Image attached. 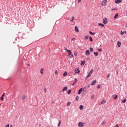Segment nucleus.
Wrapping results in <instances>:
<instances>
[{
    "mask_svg": "<svg viewBox=\"0 0 127 127\" xmlns=\"http://www.w3.org/2000/svg\"><path fill=\"white\" fill-rule=\"evenodd\" d=\"M117 74L118 75V72L117 73Z\"/></svg>",
    "mask_w": 127,
    "mask_h": 127,
    "instance_id": "4d7b16f0",
    "label": "nucleus"
},
{
    "mask_svg": "<svg viewBox=\"0 0 127 127\" xmlns=\"http://www.w3.org/2000/svg\"><path fill=\"white\" fill-rule=\"evenodd\" d=\"M75 30L76 32H79V28H78L77 26H75Z\"/></svg>",
    "mask_w": 127,
    "mask_h": 127,
    "instance_id": "2eb2a0df",
    "label": "nucleus"
},
{
    "mask_svg": "<svg viewBox=\"0 0 127 127\" xmlns=\"http://www.w3.org/2000/svg\"><path fill=\"white\" fill-rule=\"evenodd\" d=\"M120 34H121V35H123V34H124V32L121 31Z\"/></svg>",
    "mask_w": 127,
    "mask_h": 127,
    "instance_id": "c9c22d12",
    "label": "nucleus"
},
{
    "mask_svg": "<svg viewBox=\"0 0 127 127\" xmlns=\"http://www.w3.org/2000/svg\"><path fill=\"white\" fill-rule=\"evenodd\" d=\"M74 19H75V17H72L71 18V20H70V21L73 22V20H74Z\"/></svg>",
    "mask_w": 127,
    "mask_h": 127,
    "instance_id": "5701e85b",
    "label": "nucleus"
},
{
    "mask_svg": "<svg viewBox=\"0 0 127 127\" xmlns=\"http://www.w3.org/2000/svg\"><path fill=\"white\" fill-rule=\"evenodd\" d=\"M79 100V96H76V101H78Z\"/></svg>",
    "mask_w": 127,
    "mask_h": 127,
    "instance_id": "72a5a7b5",
    "label": "nucleus"
},
{
    "mask_svg": "<svg viewBox=\"0 0 127 127\" xmlns=\"http://www.w3.org/2000/svg\"><path fill=\"white\" fill-rule=\"evenodd\" d=\"M98 51L101 52L102 51V49H97Z\"/></svg>",
    "mask_w": 127,
    "mask_h": 127,
    "instance_id": "ea45409f",
    "label": "nucleus"
},
{
    "mask_svg": "<svg viewBox=\"0 0 127 127\" xmlns=\"http://www.w3.org/2000/svg\"><path fill=\"white\" fill-rule=\"evenodd\" d=\"M70 105H71V102H69L67 103V107H69V106H70Z\"/></svg>",
    "mask_w": 127,
    "mask_h": 127,
    "instance_id": "cd10ccee",
    "label": "nucleus"
},
{
    "mask_svg": "<svg viewBox=\"0 0 127 127\" xmlns=\"http://www.w3.org/2000/svg\"><path fill=\"white\" fill-rule=\"evenodd\" d=\"M81 63L80 64V65H83V66H85V63H86V61H84L83 62V61H81Z\"/></svg>",
    "mask_w": 127,
    "mask_h": 127,
    "instance_id": "9b49d317",
    "label": "nucleus"
},
{
    "mask_svg": "<svg viewBox=\"0 0 127 127\" xmlns=\"http://www.w3.org/2000/svg\"><path fill=\"white\" fill-rule=\"evenodd\" d=\"M43 71H44V69L41 68L40 70V73L42 74V75H43Z\"/></svg>",
    "mask_w": 127,
    "mask_h": 127,
    "instance_id": "a211bd4d",
    "label": "nucleus"
},
{
    "mask_svg": "<svg viewBox=\"0 0 127 127\" xmlns=\"http://www.w3.org/2000/svg\"><path fill=\"white\" fill-rule=\"evenodd\" d=\"M97 83V81L94 80L92 82L91 85L92 86H94V85H96V83Z\"/></svg>",
    "mask_w": 127,
    "mask_h": 127,
    "instance_id": "1a4fd4ad",
    "label": "nucleus"
},
{
    "mask_svg": "<svg viewBox=\"0 0 127 127\" xmlns=\"http://www.w3.org/2000/svg\"><path fill=\"white\" fill-rule=\"evenodd\" d=\"M75 39H76V38H72L71 40L73 41V40H75Z\"/></svg>",
    "mask_w": 127,
    "mask_h": 127,
    "instance_id": "a18cd8bd",
    "label": "nucleus"
},
{
    "mask_svg": "<svg viewBox=\"0 0 127 127\" xmlns=\"http://www.w3.org/2000/svg\"><path fill=\"white\" fill-rule=\"evenodd\" d=\"M113 98L114 100H116L118 98V95L114 94L113 95Z\"/></svg>",
    "mask_w": 127,
    "mask_h": 127,
    "instance_id": "ddd939ff",
    "label": "nucleus"
},
{
    "mask_svg": "<svg viewBox=\"0 0 127 127\" xmlns=\"http://www.w3.org/2000/svg\"><path fill=\"white\" fill-rule=\"evenodd\" d=\"M104 124H105V121H103L101 125H102V126H104Z\"/></svg>",
    "mask_w": 127,
    "mask_h": 127,
    "instance_id": "e433bc0d",
    "label": "nucleus"
},
{
    "mask_svg": "<svg viewBox=\"0 0 127 127\" xmlns=\"http://www.w3.org/2000/svg\"><path fill=\"white\" fill-rule=\"evenodd\" d=\"M106 103V100L103 99L100 103V105H103V104H105Z\"/></svg>",
    "mask_w": 127,
    "mask_h": 127,
    "instance_id": "f8f14e48",
    "label": "nucleus"
},
{
    "mask_svg": "<svg viewBox=\"0 0 127 127\" xmlns=\"http://www.w3.org/2000/svg\"><path fill=\"white\" fill-rule=\"evenodd\" d=\"M61 124V121H60L59 122L58 124V127H60Z\"/></svg>",
    "mask_w": 127,
    "mask_h": 127,
    "instance_id": "393cba45",
    "label": "nucleus"
},
{
    "mask_svg": "<svg viewBox=\"0 0 127 127\" xmlns=\"http://www.w3.org/2000/svg\"><path fill=\"white\" fill-rule=\"evenodd\" d=\"M67 93L68 95H70V94H71V90H69L67 92Z\"/></svg>",
    "mask_w": 127,
    "mask_h": 127,
    "instance_id": "7c9ffc66",
    "label": "nucleus"
},
{
    "mask_svg": "<svg viewBox=\"0 0 127 127\" xmlns=\"http://www.w3.org/2000/svg\"><path fill=\"white\" fill-rule=\"evenodd\" d=\"M22 99L23 100H24V99H25V96H23L22 97Z\"/></svg>",
    "mask_w": 127,
    "mask_h": 127,
    "instance_id": "c03bdc74",
    "label": "nucleus"
},
{
    "mask_svg": "<svg viewBox=\"0 0 127 127\" xmlns=\"http://www.w3.org/2000/svg\"><path fill=\"white\" fill-rule=\"evenodd\" d=\"M90 34H91L92 35H95V33L92 32V31H89Z\"/></svg>",
    "mask_w": 127,
    "mask_h": 127,
    "instance_id": "4be33fe9",
    "label": "nucleus"
},
{
    "mask_svg": "<svg viewBox=\"0 0 127 127\" xmlns=\"http://www.w3.org/2000/svg\"><path fill=\"white\" fill-rule=\"evenodd\" d=\"M114 127H119V125L116 124Z\"/></svg>",
    "mask_w": 127,
    "mask_h": 127,
    "instance_id": "79ce46f5",
    "label": "nucleus"
},
{
    "mask_svg": "<svg viewBox=\"0 0 127 127\" xmlns=\"http://www.w3.org/2000/svg\"><path fill=\"white\" fill-rule=\"evenodd\" d=\"M97 88V89H100V88H101V84L98 85Z\"/></svg>",
    "mask_w": 127,
    "mask_h": 127,
    "instance_id": "bb28decb",
    "label": "nucleus"
},
{
    "mask_svg": "<svg viewBox=\"0 0 127 127\" xmlns=\"http://www.w3.org/2000/svg\"><path fill=\"white\" fill-rule=\"evenodd\" d=\"M75 84H76V83L74 82V83L72 84V86H74V85H75Z\"/></svg>",
    "mask_w": 127,
    "mask_h": 127,
    "instance_id": "8fccbe9b",
    "label": "nucleus"
},
{
    "mask_svg": "<svg viewBox=\"0 0 127 127\" xmlns=\"http://www.w3.org/2000/svg\"><path fill=\"white\" fill-rule=\"evenodd\" d=\"M103 23H104V24H107V23H108V19L107 18L103 19Z\"/></svg>",
    "mask_w": 127,
    "mask_h": 127,
    "instance_id": "7ed1b4c3",
    "label": "nucleus"
},
{
    "mask_svg": "<svg viewBox=\"0 0 127 127\" xmlns=\"http://www.w3.org/2000/svg\"><path fill=\"white\" fill-rule=\"evenodd\" d=\"M68 90V87L65 86L64 88H63L62 91L63 92H64V91H67Z\"/></svg>",
    "mask_w": 127,
    "mask_h": 127,
    "instance_id": "9d476101",
    "label": "nucleus"
},
{
    "mask_svg": "<svg viewBox=\"0 0 127 127\" xmlns=\"http://www.w3.org/2000/svg\"><path fill=\"white\" fill-rule=\"evenodd\" d=\"M94 54L95 55V56H98L99 53L98 52H94Z\"/></svg>",
    "mask_w": 127,
    "mask_h": 127,
    "instance_id": "aec40b11",
    "label": "nucleus"
},
{
    "mask_svg": "<svg viewBox=\"0 0 127 127\" xmlns=\"http://www.w3.org/2000/svg\"><path fill=\"white\" fill-rule=\"evenodd\" d=\"M123 33H125V34H127V31H124Z\"/></svg>",
    "mask_w": 127,
    "mask_h": 127,
    "instance_id": "09e8293b",
    "label": "nucleus"
},
{
    "mask_svg": "<svg viewBox=\"0 0 127 127\" xmlns=\"http://www.w3.org/2000/svg\"><path fill=\"white\" fill-rule=\"evenodd\" d=\"M92 73H94V69H91L88 75L87 76V78H89V77H91L92 76Z\"/></svg>",
    "mask_w": 127,
    "mask_h": 127,
    "instance_id": "f03ea898",
    "label": "nucleus"
},
{
    "mask_svg": "<svg viewBox=\"0 0 127 127\" xmlns=\"http://www.w3.org/2000/svg\"><path fill=\"white\" fill-rule=\"evenodd\" d=\"M55 75H57L58 74V72H57V70H56L55 72Z\"/></svg>",
    "mask_w": 127,
    "mask_h": 127,
    "instance_id": "a19ab883",
    "label": "nucleus"
},
{
    "mask_svg": "<svg viewBox=\"0 0 127 127\" xmlns=\"http://www.w3.org/2000/svg\"><path fill=\"white\" fill-rule=\"evenodd\" d=\"M115 3L118 4V3H121L122 2V0H116L115 1Z\"/></svg>",
    "mask_w": 127,
    "mask_h": 127,
    "instance_id": "0eeeda50",
    "label": "nucleus"
},
{
    "mask_svg": "<svg viewBox=\"0 0 127 127\" xmlns=\"http://www.w3.org/2000/svg\"><path fill=\"white\" fill-rule=\"evenodd\" d=\"M109 77H110V74H108L107 76V78H109Z\"/></svg>",
    "mask_w": 127,
    "mask_h": 127,
    "instance_id": "3c124183",
    "label": "nucleus"
},
{
    "mask_svg": "<svg viewBox=\"0 0 127 127\" xmlns=\"http://www.w3.org/2000/svg\"><path fill=\"white\" fill-rule=\"evenodd\" d=\"M77 54H78V53H77V52H74V55H75V56H76V57H77Z\"/></svg>",
    "mask_w": 127,
    "mask_h": 127,
    "instance_id": "c85d7f7f",
    "label": "nucleus"
},
{
    "mask_svg": "<svg viewBox=\"0 0 127 127\" xmlns=\"http://www.w3.org/2000/svg\"><path fill=\"white\" fill-rule=\"evenodd\" d=\"M0 100H1V101H3L4 100V97H3V96H1L0 98Z\"/></svg>",
    "mask_w": 127,
    "mask_h": 127,
    "instance_id": "c756f323",
    "label": "nucleus"
},
{
    "mask_svg": "<svg viewBox=\"0 0 127 127\" xmlns=\"http://www.w3.org/2000/svg\"><path fill=\"white\" fill-rule=\"evenodd\" d=\"M85 54L86 55H87V56H88V55H90V50H86V51H85Z\"/></svg>",
    "mask_w": 127,
    "mask_h": 127,
    "instance_id": "39448f33",
    "label": "nucleus"
},
{
    "mask_svg": "<svg viewBox=\"0 0 127 127\" xmlns=\"http://www.w3.org/2000/svg\"><path fill=\"white\" fill-rule=\"evenodd\" d=\"M0 106H1V104H0Z\"/></svg>",
    "mask_w": 127,
    "mask_h": 127,
    "instance_id": "6e6d98bb",
    "label": "nucleus"
},
{
    "mask_svg": "<svg viewBox=\"0 0 127 127\" xmlns=\"http://www.w3.org/2000/svg\"><path fill=\"white\" fill-rule=\"evenodd\" d=\"M89 38V36H86L85 37V39H88Z\"/></svg>",
    "mask_w": 127,
    "mask_h": 127,
    "instance_id": "4c0bfd02",
    "label": "nucleus"
},
{
    "mask_svg": "<svg viewBox=\"0 0 127 127\" xmlns=\"http://www.w3.org/2000/svg\"><path fill=\"white\" fill-rule=\"evenodd\" d=\"M67 72H65L64 74V77H67Z\"/></svg>",
    "mask_w": 127,
    "mask_h": 127,
    "instance_id": "b1692460",
    "label": "nucleus"
},
{
    "mask_svg": "<svg viewBox=\"0 0 127 127\" xmlns=\"http://www.w3.org/2000/svg\"><path fill=\"white\" fill-rule=\"evenodd\" d=\"M118 16H119V14L117 13L115 14V15L114 17V18L116 19V18H118Z\"/></svg>",
    "mask_w": 127,
    "mask_h": 127,
    "instance_id": "f3484780",
    "label": "nucleus"
},
{
    "mask_svg": "<svg viewBox=\"0 0 127 127\" xmlns=\"http://www.w3.org/2000/svg\"><path fill=\"white\" fill-rule=\"evenodd\" d=\"M10 127H12V125H10Z\"/></svg>",
    "mask_w": 127,
    "mask_h": 127,
    "instance_id": "5fc2aeb1",
    "label": "nucleus"
},
{
    "mask_svg": "<svg viewBox=\"0 0 127 127\" xmlns=\"http://www.w3.org/2000/svg\"><path fill=\"white\" fill-rule=\"evenodd\" d=\"M89 40L90 41L93 42V38L92 37H89Z\"/></svg>",
    "mask_w": 127,
    "mask_h": 127,
    "instance_id": "a878e982",
    "label": "nucleus"
},
{
    "mask_svg": "<svg viewBox=\"0 0 127 127\" xmlns=\"http://www.w3.org/2000/svg\"><path fill=\"white\" fill-rule=\"evenodd\" d=\"M112 10H118V8L115 7V8L112 9Z\"/></svg>",
    "mask_w": 127,
    "mask_h": 127,
    "instance_id": "f704fd0d",
    "label": "nucleus"
},
{
    "mask_svg": "<svg viewBox=\"0 0 127 127\" xmlns=\"http://www.w3.org/2000/svg\"><path fill=\"white\" fill-rule=\"evenodd\" d=\"M84 124L83 122H79L78 124V127H84Z\"/></svg>",
    "mask_w": 127,
    "mask_h": 127,
    "instance_id": "423d86ee",
    "label": "nucleus"
},
{
    "mask_svg": "<svg viewBox=\"0 0 127 127\" xmlns=\"http://www.w3.org/2000/svg\"><path fill=\"white\" fill-rule=\"evenodd\" d=\"M100 47H102V45H100Z\"/></svg>",
    "mask_w": 127,
    "mask_h": 127,
    "instance_id": "864d4df0",
    "label": "nucleus"
},
{
    "mask_svg": "<svg viewBox=\"0 0 127 127\" xmlns=\"http://www.w3.org/2000/svg\"><path fill=\"white\" fill-rule=\"evenodd\" d=\"M106 4H107V0H104L101 3V5H102L103 6H105Z\"/></svg>",
    "mask_w": 127,
    "mask_h": 127,
    "instance_id": "20e7f679",
    "label": "nucleus"
},
{
    "mask_svg": "<svg viewBox=\"0 0 127 127\" xmlns=\"http://www.w3.org/2000/svg\"><path fill=\"white\" fill-rule=\"evenodd\" d=\"M77 82H78V80H77V78H75V79H74V83H77Z\"/></svg>",
    "mask_w": 127,
    "mask_h": 127,
    "instance_id": "473e14b6",
    "label": "nucleus"
},
{
    "mask_svg": "<svg viewBox=\"0 0 127 127\" xmlns=\"http://www.w3.org/2000/svg\"><path fill=\"white\" fill-rule=\"evenodd\" d=\"M90 51L93 52V48H90Z\"/></svg>",
    "mask_w": 127,
    "mask_h": 127,
    "instance_id": "58836bf2",
    "label": "nucleus"
},
{
    "mask_svg": "<svg viewBox=\"0 0 127 127\" xmlns=\"http://www.w3.org/2000/svg\"><path fill=\"white\" fill-rule=\"evenodd\" d=\"M5 127H9V124H7Z\"/></svg>",
    "mask_w": 127,
    "mask_h": 127,
    "instance_id": "de8ad7c7",
    "label": "nucleus"
},
{
    "mask_svg": "<svg viewBox=\"0 0 127 127\" xmlns=\"http://www.w3.org/2000/svg\"><path fill=\"white\" fill-rule=\"evenodd\" d=\"M83 108H84V106L83 105H80L79 106L80 110H83Z\"/></svg>",
    "mask_w": 127,
    "mask_h": 127,
    "instance_id": "412c9836",
    "label": "nucleus"
},
{
    "mask_svg": "<svg viewBox=\"0 0 127 127\" xmlns=\"http://www.w3.org/2000/svg\"><path fill=\"white\" fill-rule=\"evenodd\" d=\"M75 73L76 74H79V73H80V70H79L78 68H76L75 70Z\"/></svg>",
    "mask_w": 127,
    "mask_h": 127,
    "instance_id": "6e6552de",
    "label": "nucleus"
},
{
    "mask_svg": "<svg viewBox=\"0 0 127 127\" xmlns=\"http://www.w3.org/2000/svg\"><path fill=\"white\" fill-rule=\"evenodd\" d=\"M82 91H83V88H80L78 92V95H80L82 93Z\"/></svg>",
    "mask_w": 127,
    "mask_h": 127,
    "instance_id": "4468645a",
    "label": "nucleus"
},
{
    "mask_svg": "<svg viewBox=\"0 0 127 127\" xmlns=\"http://www.w3.org/2000/svg\"><path fill=\"white\" fill-rule=\"evenodd\" d=\"M81 1L82 0H78V3H80V2H81Z\"/></svg>",
    "mask_w": 127,
    "mask_h": 127,
    "instance_id": "49530a36",
    "label": "nucleus"
},
{
    "mask_svg": "<svg viewBox=\"0 0 127 127\" xmlns=\"http://www.w3.org/2000/svg\"><path fill=\"white\" fill-rule=\"evenodd\" d=\"M44 92H45V93H46V89L44 90Z\"/></svg>",
    "mask_w": 127,
    "mask_h": 127,
    "instance_id": "603ef678",
    "label": "nucleus"
},
{
    "mask_svg": "<svg viewBox=\"0 0 127 127\" xmlns=\"http://www.w3.org/2000/svg\"><path fill=\"white\" fill-rule=\"evenodd\" d=\"M126 99H124L122 101V103H126Z\"/></svg>",
    "mask_w": 127,
    "mask_h": 127,
    "instance_id": "2f4dec72",
    "label": "nucleus"
},
{
    "mask_svg": "<svg viewBox=\"0 0 127 127\" xmlns=\"http://www.w3.org/2000/svg\"><path fill=\"white\" fill-rule=\"evenodd\" d=\"M99 26H102V27H104L105 25H104V24L100 23L98 24Z\"/></svg>",
    "mask_w": 127,
    "mask_h": 127,
    "instance_id": "6ab92c4d",
    "label": "nucleus"
},
{
    "mask_svg": "<svg viewBox=\"0 0 127 127\" xmlns=\"http://www.w3.org/2000/svg\"><path fill=\"white\" fill-rule=\"evenodd\" d=\"M65 50H66V51H67V52L68 53V56H69L70 58H73L74 55H73V54H72V51H71L70 50H68L67 48H65Z\"/></svg>",
    "mask_w": 127,
    "mask_h": 127,
    "instance_id": "f257e3e1",
    "label": "nucleus"
},
{
    "mask_svg": "<svg viewBox=\"0 0 127 127\" xmlns=\"http://www.w3.org/2000/svg\"><path fill=\"white\" fill-rule=\"evenodd\" d=\"M4 96H5V93H4L3 95H2V97H4Z\"/></svg>",
    "mask_w": 127,
    "mask_h": 127,
    "instance_id": "37998d69",
    "label": "nucleus"
},
{
    "mask_svg": "<svg viewBox=\"0 0 127 127\" xmlns=\"http://www.w3.org/2000/svg\"><path fill=\"white\" fill-rule=\"evenodd\" d=\"M121 43L120 41L117 42V45L118 47H121Z\"/></svg>",
    "mask_w": 127,
    "mask_h": 127,
    "instance_id": "dca6fc26",
    "label": "nucleus"
}]
</instances>
